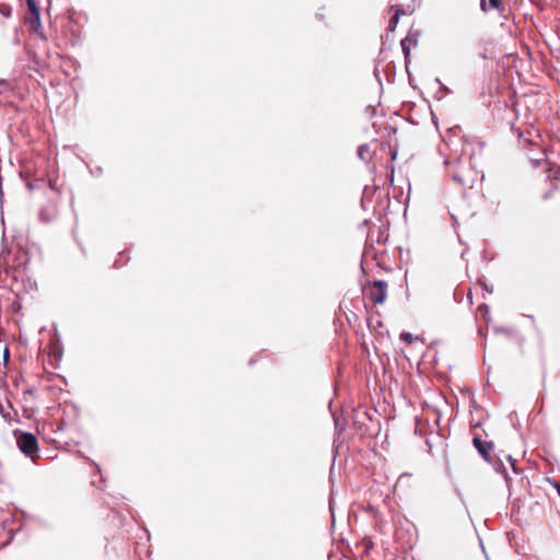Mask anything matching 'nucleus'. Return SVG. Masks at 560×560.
Masks as SVG:
<instances>
[{
	"label": "nucleus",
	"instance_id": "8",
	"mask_svg": "<svg viewBox=\"0 0 560 560\" xmlns=\"http://www.w3.org/2000/svg\"><path fill=\"white\" fill-rule=\"evenodd\" d=\"M357 154L361 160H368L370 154V148L368 144H361L359 145L357 150Z\"/></svg>",
	"mask_w": 560,
	"mask_h": 560
},
{
	"label": "nucleus",
	"instance_id": "4",
	"mask_svg": "<svg viewBox=\"0 0 560 560\" xmlns=\"http://www.w3.org/2000/svg\"><path fill=\"white\" fill-rule=\"evenodd\" d=\"M387 295V282L384 280H376L373 282L369 290V296L375 304L385 302Z\"/></svg>",
	"mask_w": 560,
	"mask_h": 560
},
{
	"label": "nucleus",
	"instance_id": "6",
	"mask_svg": "<svg viewBox=\"0 0 560 560\" xmlns=\"http://www.w3.org/2000/svg\"><path fill=\"white\" fill-rule=\"evenodd\" d=\"M472 444L482 458L490 463V451L493 448V444L491 442H485L479 436H475L472 439Z\"/></svg>",
	"mask_w": 560,
	"mask_h": 560
},
{
	"label": "nucleus",
	"instance_id": "13",
	"mask_svg": "<svg viewBox=\"0 0 560 560\" xmlns=\"http://www.w3.org/2000/svg\"><path fill=\"white\" fill-rule=\"evenodd\" d=\"M395 13H398V18H399L400 15L406 14L405 10H402V9H397Z\"/></svg>",
	"mask_w": 560,
	"mask_h": 560
},
{
	"label": "nucleus",
	"instance_id": "1",
	"mask_svg": "<svg viewBox=\"0 0 560 560\" xmlns=\"http://www.w3.org/2000/svg\"><path fill=\"white\" fill-rule=\"evenodd\" d=\"M445 165L452 167L448 173L455 183L464 189L474 188L478 180V172L471 166L470 160L464 162L462 159H455L454 161L447 159Z\"/></svg>",
	"mask_w": 560,
	"mask_h": 560
},
{
	"label": "nucleus",
	"instance_id": "20",
	"mask_svg": "<svg viewBox=\"0 0 560 560\" xmlns=\"http://www.w3.org/2000/svg\"><path fill=\"white\" fill-rule=\"evenodd\" d=\"M553 486L558 489V493L560 494V489L557 482L553 483Z\"/></svg>",
	"mask_w": 560,
	"mask_h": 560
},
{
	"label": "nucleus",
	"instance_id": "14",
	"mask_svg": "<svg viewBox=\"0 0 560 560\" xmlns=\"http://www.w3.org/2000/svg\"><path fill=\"white\" fill-rule=\"evenodd\" d=\"M532 164L537 167L540 165V160H532Z\"/></svg>",
	"mask_w": 560,
	"mask_h": 560
},
{
	"label": "nucleus",
	"instance_id": "9",
	"mask_svg": "<svg viewBox=\"0 0 560 560\" xmlns=\"http://www.w3.org/2000/svg\"><path fill=\"white\" fill-rule=\"evenodd\" d=\"M398 13H395L394 16L388 22V30L394 31L398 23Z\"/></svg>",
	"mask_w": 560,
	"mask_h": 560
},
{
	"label": "nucleus",
	"instance_id": "15",
	"mask_svg": "<svg viewBox=\"0 0 560 560\" xmlns=\"http://www.w3.org/2000/svg\"><path fill=\"white\" fill-rule=\"evenodd\" d=\"M0 12H1L3 15H5V16H9V15H10V10H9V9H7V10H1Z\"/></svg>",
	"mask_w": 560,
	"mask_h": 560
},
{
	"label": "nucleus",
	"instance_id": "16",
	"mask_svg": "<svg viewBox=\"0 0 560 560\" xmlns=\"http://www.w3.org/2000/svg\"><path fill=\"white\" fill-rule=\"evenodd\" d=\"M39 217H40V220H43V221H48V219H46V218H47V214H44L43 212H40V215H39Z\"/></svg>",
	"mask_w": 560,
	"mask_h": 560
},
{
	"label": "nucleus",
	"instance_id": "18",
	"mask_svg": "<svg viewBox=\"0 0 560 560\" xmlns=\"http://www.w3.org/2000/svg\"><path fill=\"white\" fill-rule=\"evenodd\" d=\"M508 458H509V460H510V463H511V465H512L513 469L515 470V466H514V464H513L512 456H511V455H509V456H508Z\"/></svg>",
	"mask_w": 560,
	"mask_h": 560
},
{
	"label": "nucleus",
	"instance_id": "11",
	"mask_svg": "<svg viewBox=\"0 0 560 560\" xmlns=\"http://www.w3.org/2000/svg\"><path fill=\"white\" fill-rule=\"evenodd\" d=\"M489 7L491 9H500V0H489Z\"/></svg>",
	"mask_w": 560,
	"mask_h": 560
},
{
	"label": "nucleus",
	"instance_id": "12",
	"mask_svg": "<svg viewBox=\"0 0 560 560\" xmlns=\"http://www.w3.org/2000/svg\"><path fill=\"white\" fill-rule=\"evenodd\" d=\"M480 8L482 11H487V4H486V1L485 0H480Z\"/></svg>",
	"mask_w": 560,
	"mask_h": 560
},
{
	"label": "nucleus",
	"instance_id": "2",
	"mask_svg": "<svg viewBox=\"0 0 560 560\" xmlns=\"http://www.w3.org/2000/svg\"><path fill=\"white\" fill-rule=\"evenodd\" d=\"M546 187L541 192V200L551 199L560 190V165L548 163L545 177Z\"/></svg>",
	"mask_w": 560,
	"mask_h": 560
},
{
	"label": "nucleus",
	"instance_id": "3",
	"mask_svg": "<svg viewBox=\"0 0 560 560\" xmlns=\"http://www.w3.org/2000/svg\"><path fill=\"white\" fill-rule=\"evenodd\" d=\"M16 445L19 450L33 462L38 457L37 438L30 432H15Z\"/></svg>",
	"mask_w": 560,
	"mask_h": 560
},
{
	"label": "nucleus",
	"instance_id": "19",
	"mask_svg": "<svg viewBox=\"0 0 560 560\" xmlns=\"http://www.w3.org/2000/svg\"><path fill=\"white\" fill-rule=\"evenodd\" d=\"M8 355H9V351H8V349H5V350H4V358L7 359V358H8Z\"/></svg>",
	"mask_w": 560,
	"mask_h": 560
},
{
	"label": "nucleus",
	"instance_id": "5",
	"mask_svg": "<svg viewBox=\"0 0 560 560\" xmlns=\"http://www.w3.org/2000/svg\"><path fill=\"white\" fill-rule=\"evenodd\" d=\"M30 15L25 18V23L28 27L37 32L40 28V13L37 2L35 0H26Z\"/></svg>",
	"mask_w": 560,
	"mask_h": 560
},
{
	"label": "nucleus",
	"instance_id": "7",
	"mask_svg": "<svg viewBox=\"0 0 560 560\" xmlns=\"http://www.w3.org/2000/svg\"><path fill=\"white\" fill-rule=\"evenodd\" d=\"M418 44V33H409L401 42V50L404 52V57L406 60V63H408L409 57H410V49L411 47H416Z\"/></svg>",
	"mask_w": 560,
	"mask_h": 560
},
{
	"label": "nucleus",
	"instance_id": "10",
	"mask_svg": "<svg viewBox=\"0 0 560 560\" xmlns=\"http://www.w3.org/2000/svg\"><path fill=\"white\" fill-rule=\"evenodd\" d=\"M400 339L406 341V342H408V343H411L412 340H413V337H412V335L410 332H402L400 335Z\"/></svg>",
	"mask_w": 560,
	"mask_h": 560
},
{
	"label": "nucleus",
	"instance_id": "17",
	"mask_svg": "<svg viewBox=\"0 0 560 560\" xmlns=\"http://www.w3.org/2000/svg\"><path fill=\"white\" fill-rule=\"evenodd\" d=\"M39 217H40V220H43V221H48V219H46V218H47V214H44L43 212H40V215H39Z\"/></svg>",
	"mask_w": 560,
	"mask_h": 560
}]
</instances>
